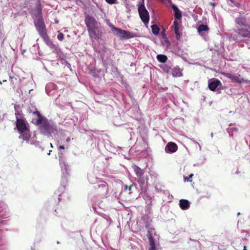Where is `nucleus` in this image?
<instances>
[{
	"instance_id": "393cba45",
	"label": "nucleus",
	"mask_w": 250,
	"mask_h": 250,
	"mask_svg": "<svg viewBox=\"0 0 250 250\" xmlns=\"http://www.w3.org/2000/svg\"><path fill=\"white\" fill-rule=\"evenodd\" d=\"M193 174H190L188 177H186L184 178V181L185 182H190L192 181V177H193Z\"/></svg>"
},
{
	"instance_id": "f257e3e1",
	"label": "nucleus",
	"mask_w": 250,
	"mask_h": 250,
	"mask_svg": "<svg viewBox=\"0 0 250 250\" xmlns=\"http://www.w3.org/2000/svg\"><path fill=\"white\" fill-rule=\"evenodd\" d=\"M33 114L37 116L38 119H33L32 123L36 125H41V130L43 133H47L50 132L53 129V126L51 125L50 123L46 119H43V117L41 114L40 112L36 110L33 112Z\"/></svg>"
},
{
	"instance_id": "f03ea898",
	"label": "nucleus",
	"mask_w": 250,
	"mask_h": 250,
	"mask_svg": "<svg viewBox=\"0 0 250 250\" xmlns=\"http://www.w3.org/2000/svg\"><path fill=\"white\" fill-rule=\"evenodd\" d=\"M16 127L21 134L20 138L23 140H28L31 137L29 130L26 125V121L24 119L19 118L16 115Z\"/></svg>"
},
{
	"instance_id": "ea45409f",
	"label": "nucleus",
	"mask_w": 250,
	"mask_h": 250,
	"mask_svg": "<svg viewBox=\"0 0 250 250\" xmlns=\"http://www.w3.org/2000/svg\"><path fill=\"white\" fill-rule=\"evenodd\" d=\"M51 146L53 147L52 144H51Z\"/></svg>"
},
{
	"instance_id": "39448f33",
	"label": "nucleus",
	"mask_w": 250,
	"mask_h": 250,
	"mask_svg": "<svg viewBox=\"0 0 250 250\" xmlns=\"http://www.w3.org/2000/svg\"><path fill=\"white\" fill-rule=\"evenodd\" d=\"M112 30L114 32L115 35L120 37L122 40L130 39L134 37L132 33L128 31L122 30L115 26L112 27Z\"/></svg>"
},
{
	"instance_id": "6e6552de",
	"label": "nucleus",
	"mask_w": 250,
	"mask_h": 250,
	"mask_svg": "<svg viewBox=\"0 0 250 250\" xmlns=\"http://www.w3.org/2000/svg\"><path fill=\"white\" fill-rule=\"evenodd\" d=\"M84 22L87 29L98 25L95 18L89 15H87L85 17Z\"/></svg>"
},
{
	"instance_id": "2f4dec72",
	"label": "nucleus",
	"mask_w": 250,
	"mask_h": 250,
	"mask_svg": "<svg viewBox=\"0 0 250 250\" xmlns=\"http://www.w3.org/2000/svg\"><path fill=\"white\" fill-rule=\"evenodd\" d=\"M70 140H71V139H70V137H68V138L66 139V141L67 142H70Z\"/></svg>"
},
{
	"instance_id": "c85d7f7f",
	"label": "nucleus",
	"mask_w": 250,
	"mask_h": 250,
	"mask_svg": "<svg viewBox=\"0 0 250 250\" xmlns=\"http://www.w3.org/2000/svg\"><path fill=\"white\" fill-rule=\"evenodd\" d=\"M133 186V185H130L129 187H128L127 185H125V190H127L128 189L129 191H130L131 190L132 187Z\"/></svg>"
},
{
	"instance_id": "cd10ccee",
	"label": "nucleus",
	"mask_w": 250,
	"mask_h": 250,
	"mask_svg": "<svg viewBox=\"0 0 250 250\" xmlns=\"http://www.w3.org/2000/svg\"><path fill=\"white\" fill-rule=\"evenodd\" d=\"M107 3L110 4H115L117 3V0H105Z\"/></svg>"
},
{
	"instance_id": "ddd939ff",
	"label": "nucleus",
	"mask_w": 250,
	"mask_h": 250,
	"mask_svg": "<svg viewBox=\"0 0 250 250\" xmlns=\"http://www.w3.org/2000/svg\"><path fill=\"white\" fill-rule=\"evenodd\" d=\"M180 22H178L177 20H175L173 24V29L174 33L176 35V39L179 40L181 38V35L179 32Z\"/></svg>"
},
{
	"instance_id": "4468645a",
	"label": "nucleus",
	"mask_w": 250,
	"mask_h": 250,
	"mask_svg": "<svg viewBox=\"0 0 250 250\" xmlns=\"http://www.w3.org/2000/svg\"><path fill=\"white\" fill-rule=\"evenodd\" d=\"M235 22L237 27H246L247 22L245 18L240 17L235 19Z\"/></svg>"
},
{
	"instance_id": "1a4fd4ad",
	"label": "nucleus",
	"mask_w": 250,
	"mask_h": 250,
	"mask_svg": "<svg viewBox=\"0 0 250 250\" xmlns=\"http://www.w3.org/2000/svg\"><path fill=\"white\" fill-rule=\"evenodd\" d=\"M61 167L62 168V177L64 180H66L69 175V166L65 164L64 162L60 163Z\"/></svg>"
},
{
	"instance_id": "f704fd0d",
	"label": "nucleus",
	"mask_w": 250,
	"mask_h": 250,
	"mask_svg": "<svg viewBox=\"0 0 250 250\" xmlns=\"http://www.w3.org/2000/svg\"><path fill=\"white\" fill-rule=\"evenodd\" d=\"M219 84H220V88H221V86H222V85H221V82H220V83H219Z\"/></svg>"
},
{
	"instance_id": "c756f323",
	"label": "nucleus",
	"mask_w": 250,
	"mask_h": 250,
	"mask_svg": "<svg viewBox=\"0 0 250 250\" xmlns=\"http://www.w3.org/2000/svg\"><path fill=\"white\" fill-rule=\"evenodd\" d=\"M10 79H11V82H12V83H13V84H14V82H14V80H13V79H14V80H17V79H16V78H14V77H10Z\"/></svg>"
},
{
	"instance_id": "4c0bfd02",
	"label": "nucleus",
	"mask_w": 250,
	"mask_h": 250,
	"mask_svg": "<svg viewBox=\"0 0 250 250\" xmlns=\"http://www.w3.org/2000/svg\"><path fill=\"white\" fill-rule=\"evenodd\" d=\"M235 40H238V39L237 38L235 39Z\"/></svg>"
},
{
	"instance_id": "5701e85b",
	"label": "nucleus",
	"mask_w": 250,
	"mask_h": 250,
	"mask_svg": "<svg viewBox=\"0 0 250 250\" xmlns=\"http://www.w3.org/2000/svg\"><path fill=\"white\" fill-rule=\"evenodd\" d=\"M152 32L154 35H158L159 32V28L157 25L154 24L151 26Z\"/></svg>"
},
{
	"instance_id": "412c9836",
	"label": "nucleus",
	"mask_w": 250,
	"mask_h": 250,
	"mask_svg": "<svg viewBox=\"0 0 250 250\" xmlns=\"http://www.w3.org/2000/svg\"><path fill=\"white\" fill-rule=\"evenodd\" d=\"M198 32L199 34H201L203 31H207L209 30L208 26L205 24H201L198 27Z\"/></svg>"
},
{
	"instance_id": "a878e982",
	"label": "nucleus",
	"mask_w": 250,
	"mask_h": 250,
	"mask_svg": "<svg viewBox=\"0 0 250 250\" xmlns=\"http://www.w3.org/2000/svg\"><path fill=\"white\" fill-rule=\"evenodd\" d=\"M149 247L148 248V250H157V249L156 248L155 244L152 243V244H149Z\"/></svg>"
},
{
	"instance_id": "dca6fc26",
	"label": "nucleus",
	"mask_w": 250,
	"mask_h": 250,
	"mask_svg": "<svg viewBox=\"0 0 250 250\" xmlns=\"http://www.w3.org/2000/svg\"><path fill=\"white\" fill-rule=\"evenodd\" d=\"M172 8L174 11V17L177 20H180L182 18V13L178 8L175 5L172 6Z\"/></svg>"
},
{
	"instance_id": "6ab92c4d",
	"label": "nucleus",
	"mask_w": 250,
	"mask_h": 250,
	"mask_svg": "<svg viewBox=\"0 0 250 250\" xmlns=\"http://www.w3.org/2000/svg\"><path fill=\"white\" fill-rule=\"evenodd\" d=\"M134 171L138 177H141V176H143V170L136 165L134 166Z\"/></svg>"
},
{
	"instance_id": "aec40b11",
	"label": "nucleus",
	"mask_w": 250,
	"mask_h": 250,
	"mask_svg": "<svg viewBox=\"0 0 250 250\" xmlns=\"http://www.w3.org/2000/svg\"><path fill=\"white\" fill-rule=\"evenodd\" d=\"M238 128L236 127H231L230 125L229 127L228 128V132L229 136H233L235 133H237Z\"/></svg>"
},
{
	"instance_id": "c9c22d12",
	"label": "nucleus",
	"mask_w": 250,
	"mask_h": 250,
	"mask_svg": "<svg viewBox=\"0 0 250 250\" xmlns=\"http://www.w3.org/2000/svg\"><path fill=\"white\" fill-rule=\"evenodd\" d=\"M240 215V212H238V213H237V216H239V215Z\"/></svg>"
},
{
	"instance_id": "473e14b6",
	"label": "nucleus",
	"mask_w": 250,
	"mask_h": 250,
	"mask_svg": "<svg viewBox=\"0 0 250 250\" xmlns=\"http://www.w3.org/2000/svg\"><path fill=\"white\" fill-rule=\"evenodd\" d=\"M210 5H212L213 6H214L215 5V3L213 2H210L209 3Z\"/></svg>"
},
{
	"instance_id": "72a5a7b5",
	"label": "nucleus",
	"mask_w": 250,
	"mask_h": 250,
	"mask_svg": "<svg viewBox=\"0 0 250 250\" xmlns=\"http://www.w3.org/2000/svg\"><path fill=\"white\" fill-rule=\"evenodd\" d=\"M244 250H247V248L246 246L244 247Z\"/></svg>"
},
{
	"instance_id": "58836bf2",
	"label": "nucleus",
	"mask_w": 250,
	"mask_h": 250,
	"mask_svg": "<svg viewBox=\"0 0 250 250\" xmlns=\"http://www.w3.org/2000/svg\"><path fill=\"white\" fill-rule=\"evenodd\" d=\"M2 83L1 82V81H0V84H1Z\"/></svg>"
},
{
	"instance_id": "423d86ee",
	"label": "nucleus",
	"mask_w": 250,
	"mask_h": 250,
	"mask_svg": "<svg viewBox=\"0 0 250 250\" xmlns=\"http://www.w3.org/2000/svg\"><path fill=\"white\" fill-rule=\"evenodd\" d=\"M223 74L227 78L230 79L233 83H242L243 82H246L248 83L250 82V81L245 80L242 77H241L240 75L238 74L230 73H225Z\"/></svg>"
},
{
	"instance_id": "9b49d317",
	"label": "nucleus",
	"mask_w": 250,
	"mask_h": 250,
	"mask_svg": "<svg viewBox=\"0 0 250 250\" xmlns=\"http://www.w3.org/2000/svg\"><path fill=\"white\" fill-rule=\"evenodd\" d=\"M235 32L238 33L239 36L243 37L250 38V31L243 27L241 28L237 29Z\"/></svg>"
},
{
	"instance_id": "4be33fe9",
	"label": "nucleus",
	"mask_w": 250,
	"mask_h": 250,
	"mask_svg": "<svg viewBox=\"0 0 250 250\" xmlns=\"http://www.w3.org/2000/svg\"><path fill=\"white\" fill-rule=\"evenodd\" d=\"M157 60L161 62H166L167 60V58L164 55H158L157 56Z\"/></svg>"
},
{
	"instance_id": "a211bd4d",
	"label": "nucleus",
	"mask_w": 250,
	"mask_h": 250,
	"mask_svg": "<svg viewBox=\"0 0 250 250\" xmlns=\"http://www.w3.org/2000/svg\"><path fill=\"white\" fill-rule=\"evenodd\" d=\"M154 230V229H150L147 231L146 235L149 240V244L155 243L154 239L152 236V232Z\"/></svg>"
},
{
	"instance_id": "b1692460",
	"label": "nucleus",
	"mask_w": 250,
	"mask_h": 250,
	"mask_svg": "<svg viewBox=\"0 0 250 250\" xmlns=\"http://www.w3.org/2000/svg\"><path fill=\"white\" fill-rule=\"evenodd\" d=\"M99 188H102L103 192L105 191V192H106V191H107V187L106 186L105 184H101V185H99Z\"/></svg>"
},
{
	"instance_id": "f3484780",
	"label": "nucleus",
	"mask_w": 250,
	"mask_h": 250,
	"mask_svg": "<svg viewBox=\"0 0 250 250\" xmlns=\"http://www.w3.org/2000/svg\"><path fill=\"white\" fill-rule=\"evenodd\" d=\"M139 180L138 181V183L140 185V186L141 188H144L145 186L147 185L148 178L146 176L145 177L144 176H142L141 177H139Z\"/></svg>"
},
{
	"instance_id": "f8f14e48",
	"label": "nucleus",
	"mask_w": 250,
	"mask_h": 250,
	"mask_svg": "<svg viewBox=\"0 0 250 250\" xmlns=\"http://www.w3.org/2000/svg\"><path fill=\"white\" fill-rule=\"evenodd\" d=\"M219 85V80L215 79H209L208 82V86L211 91H214Z\"/></svg>"
},
{
	"instance_id": "2eb2a0df",
	"label": "nucleus",
	"mask_w": 250,
	"mask_h": 250,
	"mask_svg": "<svg viewBox=\"0 0 250 250\" xmlns=\"http://www.w3.org/2000/svg\"><path fill=\"white\" fill-rule=\"evenodd\" d=\"M179 205L180 208L183 210L187 209L190 207L189 201L186 199L180 200Z\"/></svg>"
},
{
	"instance_id": "9d476101",
	"label": "nucleus",
	"mask_w": 250,
	"mask_h": 250,
	"mask_svg": "<svg viewBox=\"0 0 250 250\" xmlns=\"http://www.w3.org/2000/svg\"><path fill=\"white\" fill-rule=\"evenodd\" d=\"M178 149L177 145L172 142H168L166 145L165 151L167 153H174Z\"/></svg>"
},
{
	"instance_id": "20e7f679",
	"label": "nucleus",
	"mask_w": 250,
	"mask_h": 250,
	"mask_svg": "<svg viewBox=\"0 0 250 250\" xmlns=\"http://www.w3.org/2000/svg\"><path fill=\"white\" fill-rule=\"evenodd\" d=\"M138 12L140 17L144 23L145 24L148 23L149 20V15L145 6L144 0H142V3L138 6Z\"/></svg>"
},
{
	"instance_id": "7ed1b4c3",
	"label": "nucleus",
	"mask_w": 250,
	"mask_h": 250,
	"mask_svg": "<svg viewBox=\"0 0 250 250\" xmlns=\"http://www.w3.org/2000/svg\"><path fill=\"white\" fill-rule=\"evenodd\" d=\"M36 28L40 35L46 42L49 41V37L47 35L45 24L42 19H38L35 23Z\"/></svg>"
},
{
	"instance_id": "e433bc0d",
	"label": "nucleus",
	"mask_w": 250,
	"mask_h": 250,
	"mask_svg": "<svg viewBox=\"0 0 250 250\" xmlns=\"http://www.w3.org/2000/svg\"><path fill=\"white\" fill-rule=\"evenodd\" d=\"M176 76H180V74H179V75H177Z\"/></svg>"
},
{
	"instance_id": "0eeeda50",
	"label": "nucleus",
	"mask_w": 250,
	"mask_h": 250,
	"mask_svg": "<svg viewBox=\"0 0 250 250\" xmlns=\"http://www.w3.org/2000/svg\"><path fill=\"white\" fill-rule=\"evenodd\" d=\"M87 31L89 36L91 39L98 40L101 36L102 32L98 27V25L87 29Z\"/></svg>"
},
{
	"instance_id": "7c9ffc66",
	"label": "nucleus",
	"mask_w": 250,
	"mask_h": 250,
	"mask_svg": "<svg viewBox=\"0 0 250 250\" xmlns=\"http://www.w3.org/2000/svg\"><path fill=\"white\" fill-rule=\"evenodd\" d=\"M64 148H65V147L63 145L62 146H59V149H64Z\"/></svg>"
},
{
	"instance_id": "bb28decb",
	"label": "nucleus",
	"mask_w": 250,
	"mask_h": 250,
	"mask_svg": "<svg viewBox=\"0 0 250 250\" xmlns=\"http://www.w3.org/2000/svg\"><path fill=\"white\" fill-rule=\"evenodd\" d=\"M57 38L59 41H62L64 38V35L62 33H59L58 35Z\"/></svg>"
}]
</instances>
